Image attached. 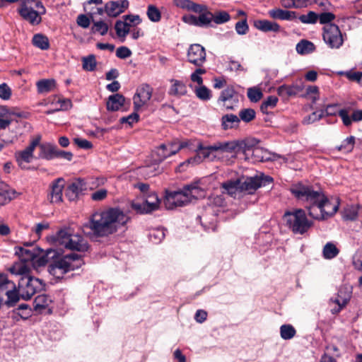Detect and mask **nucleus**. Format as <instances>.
Masks as SVG:
<instances>
[{
	"label": "nucleus",
	"instance_id": "1",
	"mask_svg": "<svg viewBox=\"0 0 362 362\" xmlns=\"http://www.w3.org/2000/svg\"><path fill=\"white\" fill-rule=\"evenodd\" d=\"M259 141L255 139H250L244 141H233L224 142H216L212 145L204 146L199 143L195 151L197 155L189 158L186 162L181 164V166L185 164H198L202 163L204 159H209L213 160L216 157L214 155L216 152L220 153H238L243 152L245 159H250V154L253 149L258 146Z\"/></svg>",
	"mask_w": 362,
	"mask_h": 362
},
{
	"label": "nucleus",
	"instance_id": "2",
	"mask_svg": "<svg viewBox=\"0 0 362 362\" xmlns=\"http://www.w3.org/2000/svg\"><path fill=\"white\" fill-rule=\"evenodd\" d=\"M129 217L119 209L109 208L96 211L83 225V231L95 237H106L124 226Z\"/></svg>",
	"mask_w": 362,
	"mask_h": 362
},
{
	"label": "nucleus",
	"instance_id": "3",
	"mask_svg": "<svg viewBox=\"0 0 362 362\" xmlns=\"http://www.w3.org/2000/svg\"><path fill=\"white\" fill-rule=\"evenodd\" d=\"M291 193L298 199L306 202H320L324 219L333 216L338 210V204L331 202L320 189L312 186L298 184L291 188Z\"/></svg>",
	"mask_w": 362,
	"mask_h": 362
},
{
	"label": "nucleus",
	"instance_id": "4",
	"mask_svg": "<svg viewBox=\"0 0 362 362\" xmlns=\"http://www.w3.org/2000/svg\"><path fill=\"white\" fill-rule=\"evenodd\" d=\"M9 271L16 275L21 276L17 288L18 300L20 297L25 300L30 299L38 291L42 288L41 280L30 275L29 265L22 262H16Z\"/></svg>",
	"mask_w": 362,
	"mask_h": 362
},
{
	"label": "nucleus",
	"instance_id": "5",
	"mask_svg": "<svg viewBox=\"0 0 362 362\" xmlns=\"http://www.w3.org/2000/svg\"><path fill=\"white\" fill-rule=\"evenodd\" d=\"M54 240L57 245L71 250L84 252L88 248L87 241L81 235L74 233L71 228H64L59 230Z\"/></svg>",
	"mask_w": 362,
	"mask_h": 362
},
{
	"label": "nucleus",
	"instance_id": "6",
	"mask_svg": "<svg viewBox=\"0 0 362 362\" xmlns=\"http://www.w3.org/2000/svg\"><path fill=\"white\" fill-rule=\"evenodd\" d=\"M54 240L57 245L71 250L84 252L88 248L87 241L81 235L74 233L71 228H64L59 230Z\"/></svg>",
	"mask_w": 362,
	"mask_h": 362
},
{
	"label": "nucleus",
	"instance_id": "7",
	"mask_svg": "<svg viewBox=\"0 0 362 362\" xmlns=\"http://www.w3.org/2000/svg\"><path fill=\"white\" fill-rule=\"evenodd\" d=\"M286 226L294 233L303 235L312 226L313 222L306 216L305 211L301 209L287 211L283 216Z\"/></svg>",
	"mask_w": 362,
	"mask_h": 362
},
{
	"label": "nucleus",
	"instance_id": "8",
	"mask_svg": "<svg viewBox=\"0 0 362 362\" xmlns=\"http://www.w3.org/2000/svg\"><path fill=\"white\" fill-rule=\"evenodd\" d=\"M18 12L21 16L32 25H38L41 21V16L46 13V9L39 0H24Z\"/></svg>",
	"mask_w": 362,
	"mask_h": 362
},
{
	"label": "nucleus",
	"instance_id": "9",
	"mask_svg": "<svg viewBox=\"0 0 362 362\" xmlns=\"http://www.w3.org/2000/svg\"><path fill=\"white\" fill-rule=\"evenodd\" d=\"M83 264L82 259L77 254L73 253L57 259L49 267V272L57 278H61L63 274L79 268Z\"/></svg>",
	"mask_w": 362,
	"mask_h": 362
},
{
	"label": "nucleus",
	"instance_id": "10",
	"mask_svg": "<svg viewBox=\"0 0 362 362\" xmlns=\"http://www.w3.org/2000/svg\"><path fill=\"white\" fill-rule=\"evenodd\" d=\"M160 201L154 192L148 195H144L142 198H137L131 203V207L136 213L141 214H149L158 209Z\"/></svg>",
	"mask_w": 362,
	"mask_h": 362
},
{
	"label": "nucleus",
	"instance_id": "11",
	"mask_svg": "<svg viewBox=\"0 0 362 362\" xmlns=\"http://www.w3.org/2000/svg\"><path fill=\"white\" fill-rule=\"evenodd\" d=\"M15 250L16 255H18L20 259L19 262L29 265L30 269L33 265V261L35 259L40 266L45 264L47 262L44 257H39L42 251L37 247L32 246L30 248L18 247L15 248Z\"/></svg>",
	"mask_w": 362,
	"mask_h": 362
},
{
	"label": "nucleus",
	"instance_id": "12",
	"mask_svg": "<svg viewBox=\"0 0 362 362\" xmlns=\"http://www.w3.org/2000/svg\"><path fill=\"white\" fill-rule=\"evenodd\" d=\"M6 296L8 305H13L18 301V293L15 283L9 280L6 275L0 274V300Z\"/></svg>",
	"mask_w": 362,
	"mask_h": 362
},
{
	"label": "nucleus",
	"instance_id": "13",
	"mask_svg": "<svg viewBox=\"0 0 362 362\" xmlns=\"http://www.w3.org/2000/svg\"><path fill=\"white\" fill-rule=\"evenodd\" d=\"M322 37L325 42L332 49L339 48L344 42L339 27L333 23L324 26Z\"/></svg>",
	"mask_w": 362,
	"mask_h": 362
},
{
	"label": "nucleus",
	"instance_id": "14",
	"mask_svg": "<svg viewBox=\"0 0 362 362\" xmlns=\"http://www.w3.org/2000/svg\"><path fill=\"white\" fill-rule=\"evenodd\" d=\"M189 203H190L189 197L185 192V187L181 191L166 192L164 204L168 209L184 206Z\"/></svg>",
	"mask_w": 362,
	"mask_h": 362
},
{
	"label": "nucleus",
	"instance_id": "15",
	"mask_svg": "<svg viewBox=\"0 0 362 362\" xmlns=\"http://www.w3.org/2000/svg\"><path fill=\"white\" fill-rule=\"evenodd\" d=\"M40 139V136H37L31 141L30 144L24 150L16 152V160L21 168H23V164L29 163L32 161L34 151L36 146L39 145Z\"/></svg>",
	"mask_w": 362,
	"mask_h": 362
},
{
	"label": "nucleus",
	"instance_id": "16",
	"mask_svg": "<svg viewBox=\"0 0 362 362\" xmlns=\"http://www.w3.org/2000/svg\"><path fill=\"white\" fill-rule=\"evenodd\" d=\"M153 89L148 84H142L136 90L133 98L134 111H138L146 105L152 96Z\"/></svg>",
	"mask_w": 362,
	"mask_h": 362
},
{
	"label": "nucleus",
	"instance_id": "17",
	"mask_svg": "<svg viewBox=\"0 0 362 362\" xmlns=\"http://www.w3.org/2000/svg\"><path fill=\"white\" fill-rule=\"evenodd\" d=\"M188 62L197 66H201L206 61V51L199 44L191 45L187 51Z\"/></svg>",
	"mask_w": 362,
	"mask_h": 362
},
{
	"label": "nucleus",
	"instance_id": "18",
	"mask_svg": "<svg viewBox=\"0 0 362 362\" xmlns=\"http://www.w3.org/2000/svg\"><path fill=\"white\" fill-rule=\"evenodd\" d=\"M87 189L86 182L83 179L78 178L70 183L65 192L66 197L70 201L77 199L79 194Z\"/></svg>",
	"mask_w": 362,
	"mask_h": 362
},
{
	"label": "nucleus",
	"instance_id": "19",
	"mask_svg": "<svg viewBox=\"0 0 362 362\" xmlns=\"http://www.w3.org/2000/svg\"><path fill=\"white\" fill-rule=\"evenodd\" d=\"M179 151L175 140L168 144H161L155 152L158 158L156 161L162 162L168 157L176 154Z\"/></svg>",
	"mask_w": 362,
	"mask_h": 362
},
{
	"label": "nucleus",
	"instance_id": "20",
	"mask_svg": "<svg viewBox=\"0 0 362 362\" xmlns=\"http://www.w3.org/2000/svg\"><path fill=\"white\" fill-rule=\"evenodd\" d=\"M129 6L127 0L111 1L105 6V11L108 16L117 17L123 13Z\"/></svg>",
	"mask_w": 362,
	"mask_h": 362
},
{
	"label": "nucleus",
	"instance_id": "21",
	"mask_svg": "<svg viewBox=\"0 0 362 362\" xmlns=\"http://www.w3.org/2000/svg\"><path fill=\"white\" fill-rule=\"evenodd\" d=\"M65 181L63 178H58L51 184V191L49 194V199L52 203H61L62 202L63 189Z\"/></svg>",
	"mask_w": 362,
	"mask_h": 362
},
{
	"label": "nucleus",
	"instance_id": "22",
	"mask_svg": "<svg viewBox=\"0 0 362 362\" xmlns=\"http://www.w3.org/2000/svg\"><path fill=\"white\" fill-rule=\"evenodd\" d=\"M269 16L275 20L293 21L297 20V12L274 8L268 11Z\"/></svg>",
	"mask_w": 362,
	"mask_h": 362
},
{
	"label": "nucleus",
	"instance_id": "23",
	"mask_svg": "<svg viewBox=\"0 0 362 362\" xmlns=\"http://www.w3.org/2000/svg\"><path fill=\"white\" fill-rule=\"evenodd\" d=\"M339 116L341 117L344 126L349 127L353 122H360L362 120V110H357L354 111L351 116L349 115L346 109H341L338 112Z\"/></svg>",
	"mask_w": 362,
	"mask_h": 362
},
{
	"label": "nucleus",
	"instance_id": "24",
	"mask_svg": "<svg viewBox=\"0 0 362 362\" xmlns=\"http://www.w3.org/2000/svg\"><path fill=\"white\" fill-rule=\"evenodd\" d=\"M39 158L45 160H52L56 158L57 146L52 143H43L40 144Z\"/></svg>",
	"mask_w": 362,
	"mask_h": 362
},
{
	"label": "nucleus",
	"instance_id": "25",
	"mask_svg": "<svg viewBox=\"0 0 362 362\" xmlns=\"http://www.w3.org/2000/svg\"><path fill=\"white\" fill-rule=\"evenodd\" d=\"M223 192L227 193L233 197H235L240 192H243L241 182L239 180H229L222 184Z\"/></svg>",
	"mask_w": 362,
	"mask_h": 362
},
{
	"label": "nucleus",
	"instance_id": "26",
	"mask_svg": "<svg viewBox=\"0 0 362 362\" xmlns=\"http://www.w3.org/2000/svg\"><path fill=\"white\" fill-rule=\"evenodd\" d=\"M170 83L171 85L168 90V94L170 95L181 97L187 94V86L182 81L176 79H171Z\"/></svg>",
	"mask_w": 362,
	"mask_h": 362
},
{
	"label": "nucleus",
	"instance_id": "27",
	"mask_svg": "<svg viewBox=\"0 0 362 362\" xmlns=\"http://www.w3.org/2000/svg\"><path fill=\"white\" fill-rule=\"evenodd\" d=\"M184 187L189 197V202H192L194 199L205 197V192L198 185L197 183L188 185Z\"/></svg>",
	"mask_w": 362,
	"mask_h": 362
},
{
	"label": "nucleus",
	"instance_id": "28",
	"mask_svg": "<svg viewBox=\"0 0 362 362\" xmlns=\"http://www.w3.org/2000/svg\"><path fill=\"white\" fill-rule=\"evenodd\" d=\"M242 190L252 194L261 187V181L258 180V175L248 177L243 182H241Z\"/></svg>",
	"mask_w": 362,
	"mask_h": 362
},
{
	"label": "nucleus",
	"instance_id": "29",
	"mask_svg": "<svg viewBox=\"0 0 362 362\" xmlns=\"http://www.w3.org/2000/svg\"><path fill=\"white\" fill-rule=\"evenodd\" d=\"M240 119L233 114H226L221 117V127L224 130H228L238 127Z\"/></svg>",
	"mask_w": 362,
	"mask_h": 362
},
{
	"label": "nucleus",
	"instance_id": "30",
	"mask_svg": "<svg viewBox=\"0 0 362 362\" xmlns=\"http://www.w3.org/2000/svg\"><path fill=\"white\" fill-rule=\"evenodd\" d=\"M255 27L262 32H279L281 26L276 22H272L267 20H259L255 22Z\"/></svg>",
	"mask_w": 362,
	"mask_h": 362
},
{
	"label": "nucleus",
	"instance_id": "31",
	"mask_svg": "<svg viewBox=\"0 0 362 362\" xmlns=\"http://www.w3.org/2000/svg\"><path fill=\"white\" fill-rule=\"evenodd\" d=\"M125 102V98L119 93L110 95L107 102V109L110 111H117L122 107Z\"/></svg>",
	"mask_w": 362,
	"mask_h": 362
},
{
	"label": "nucleus",
	"instance_id": "32",
	"mask_svg": "<svg viewBox=\"0 0 362 362\" xmlns=\"http://www.w3.org/2000/svg\"><path fill=\"white\" fill-rule=\"evenodd\" d=\"M315 49V45L307 40H301L297 43L296 50L300 55H305L313 52Z\"/></svg>",
	"mask_w": 362,
	"mask_h": 362
},
{
	"label": "nucleus",
	"instance_id": "33",
	"mask_svg": "<svg viewBox=\"0 0 362 362\" xmlns=\"http://www.w3.org/2000/svg\"><path fill=\"white\" fill-rule=\"evenodd\" d=\"M36 86L39 93H47L56 88V81L52 78L40 80L36 83Z\"/></svg>",
	"mask_w": 362,
	"mask_h": 362
},
{
	"label": "nucleus",
	"instance_id": "34",
	"mask_svg": "<svg viewBox=\"0 0 362 362\" xmlns=\"http://www.w3.org/2000/svg\"><path fill=\"white\" fill-rule=\"evenodd\" d=\"M302 88L300 86L293 85V86H286L282 85L279 86L277 89V93L280 96L282 97H289L297 95L302 90Z\"/></svg>",
	"mask_w": 362,
	"mask_h": 362
},
{
	"label": "nucleus",
	"instance_id": "35",
	"mask_svg": "<svg viewBox=\"0 0 362 362\" xmlns=\"http://www.w3.org/2000/svg\"><path fill=\"white\" fill-rule=\"evenodd\" d=\"M156 158H158V156H156V155L154 153L153 155V163L143 167L141 168V172L143 174L148 177H153L161 172V170L158 166V163L160 162L156 161L155 159Z\"/></svg>",
	"mask_w": 362,
	"mask_h": 362
},
{
	"label": "nucleus",
	"instance_id": "36",
	"mask_svg": "<svg viewBox=\"0 0 362 362\" xmlns=\"http://www.w3.org/2000/svg\"><path fill=\"white\" fill-rule=\"evenodd\" d=\"M269 158L268 156V152L263 148L257 146V148H255V149H253V151L250 154L249 160H251V161L253 163H256L264 162L265 160H267Z\"/></svg>",
	"mask_w": 362,
	"mask_h": 362
},
{
	"label": "nucleus",
	"instance_id": "37",
	"mask_svg": "<svg viewBox=\"0 0 362 362\" xmlns=\"http://www.w3.org/2000/svg\"><path fill=\"white\" fill-rule=\"evenodd\" d=\"M51 303L50 298L45 294L39 295L35 297L33 302L34 310L41 311V310L47 308Z\"/></svg>",
	"mask_w": 362,
	"mask_h": 362
},
{
	"label": "nucleus",
	"instance_id": "38",
	"mask_svg": "<svg viewBox=\"0 0 362 362\" xmlns=\"http://www.w3.org/2000/svg\"><path fill=\"white\" fill-rule=\"evenodd\" d=\"M310 206L308 207L309 215L315 219L322 220L324 219L323 214L320 206V202H308Z\"/></svg>",
	"mask_w": 362,
	"mask_h": 362
},
{
	"label": "nucleus",
	"instance_id": "39",
	"mask_svg": "<svg viewBox=\"0 0 362 362\" xmlns=\"http://www.w3.org/2000/svg\"><path fill=\"white\" fill-rule=\"evenodd\" d=\"M296 330L293 325H283L280 327V336L284 340H289L294 337Z\"/></svg>",
	"mask_w": 362,
	"mask_h": 362
},
{
	"label": "nucleus",
	"instance_id": "40",
	"mask_svg": "<svg viewBox=\"0 0 362 362\" xmlns=\"http://www.w3.org/2000/svg\"><path fill=\"white\" fill-rule=\"evenodd\" d=\"M82 67L86 71H93L97 66V62L94 54H90L82 57Z\"/></svg>",
	"mask_w": 362,
	"mask_h": 362
},
{
	"label": "nucleus",
	"instance_id": "41",
	"mask_svg": "<svg viewBox=\"0 0 362 362\" xmlns=\"http://www.w3.org/2000/svg\"><path fill=\"white\" fill-rule=\"evenodd\" d=\"M297 19L303 24H315L318 21V14L310 11L305 14L297 15Z\"/></svg>",
	"mask_w": 362,
	"mask_h": 362
},
{
	"label": "nucleus",
	"instance_id": "42",
	"mask_svg": "<svg viewBox=\"0 0 362 362\" xmlns=\"http://www.w3.org/2000/svg\"><path fill=\"white\" fill-rule=\"evenodd\" d=\"M349 299V296L347 295L345 297H341L339 294L334 298H332L330 299L331 303H334L337 305V308H334L331 309V311L333 314L339 313L341 308L346 305L348 300Z\"/></svg>",
	"mask_w": 362,
	"mask_h": 362
},
{
	"label": "nucleus",
	"instance_id": "43",
	"mask_svg": "<svg viewBox=\"0 0 362 362\" xmlns=\"http://www.w3.org/2000/svg\"><path fill=\"white\" fill-rule=\"evenodd\" d=\"M33 44L42 50H46L49 47L48 38L41 34H36L33 36Z\"/></svg>",
	"mask_w": 362,
	"mask_h": 362
},
{
	"label": "nucleus",
	"instance_id": "44",
	"mask_svg": "<svg viewBox=\"0 0 362 362\" xmlns=\"http://www.w3.org/2000/svg\"><path fill=\"white\" fill-rule=\"evenodd\" d=\"M146 15L148 19L153 23H158L161 19V13L160 10L153 4L148 6Z\"/></svg>",
	"mask_w": 362,
	"mask_h": 362
},
{
	"label": "nucleus",
	"instance_id": "45",
	"mask_svg": "<svg viewBox=\"0 0 362 362\" xmlns=\"http://www.w3.org/2000/svg\"><path fill=\"white\" fill-rule=\"evenodd\" d=\"M116 33L119 37L124 38L126 35L130 32L129 24L123 21H117L115 25Z\"/></svg>",
	"mask_w": 362,
	"mask_h": 362
},
{
	"label": "nucleus",
	"instance_id": "46",
	"mask_svg": "<svg viewBox=\"0 0 362 362\" xmlns=\"http://www.w3.org/2000/svg\"><path fill=\"white\" fill-rule=\"evenodd\" d=\"M339 250L332 243H327L323 248V256L325 259H330L335 257L339 254Z\"/></svg>",
	"mask_w": 362,
	"mask_h": 362
},
{
	"label": "nucleus",
	"instance_id": "47",
	"mask_svg": "<svg viewBox=\"0 0 362 362\" xmlns=\"http://www.w3.org/2000/svg\"><path fill=\"white\" fill-rule=\"evenodd\" d=\"M194 93L196 96L202 100H209L211 98V90L204 85L195 87Z\"/></svg>",
	"mask_w": 362,
	"mask_h": 362
},
{
	"label": "nucleus",
	"instance_id": "48",
	"mask_svg": "<svg viewBox=\"0 0 362 362\" xmlns=\"http://www.w3.org/2000/svg\"><path fill=\"white\" fill-rule=\"evenodd\" d=\"M234 99H237L235 90L231 88H227L221 92L218 102H233L234 103Z\"/></svg>",
	"mask_w": 362,
	"mask_h": 362
},
{
	"label": "nucleus",
	"instance_id": "49",
	"mask_svg": "<svg viewBox=\"0 0 362 362\" xmlns=\"http://www.w3.org/2000/svg\"><path fill=\"white\" fill-rule=\"evenodd\" d=\"M256 112L252 108L243 109L239 112V119L240 121L248 123L255 118Z\"/></svg>",
	"mask_w": 362,
	"mask_h": 362
},
{
	"label": "nucleus",
	"instance_id": "50",
	"mask_svg": "<svg viewBox=\"0 0 362 362\" xmlns=\"http://www.w3.org/2000/svg\"><path fill=\"white\" fill-rule=\"evenodd\" d=\"M354 144L355 137L350 136L342 141L341 144L337 147V149L344 153H349L353 150Z\"/></svg>",
	"mask_w": 362,
	"mask_h": 362
},
{
	"label": "nucleus",
	"instance_id": "51",
	"mask_svg": "<svg viewBox=\"0 0 362 362\" xmlns=\"http://www.w3.org/2000/svg\"><path fill=\"white\" fill-rule=\"evenodd\" d=\"M92 32L93 33H98L101 35H105L107 34L109 26L108 25L103 21L93 22L92 26Z\"/></svg>",
	"mask_w": 362,
	"mask_h": 362
},
{
	"label": "nucleus",
	"instance_id": "52",
	"mask_svg": "<svg viewBox=\"0 0 362 362\" xmlns=\"http://www.w3.org/2000/svg\"><path fill=\"white\" fill-rule=\"evenodd\" d=\"M278 102V98L276 96L270 95L269 96L261 105L260 110L261 111L267 114L268 112V108H273L276 105Z\"/></svg>",
	"mask_w": 362,
	"mask_h": 362
},
{
	"label": "nucleus",
	"instance_id": "53",
	"mask_svg": "<svg viewBox=\"0 0 362 362\" xmlns=\"http://www.w3.org/2000/svg\"><path fill=\"white\" fill-rule=\"evenodd\" d=\"M230 16L229 13L225 11H218L213 14L212 21L216 24H223L229 21Z\"/></svg>",
	"mask_w": 362,
	"mask_h": 362
},
{
	"label": "nucleus",
	"instance_id": "54",
	"mask_svg": "<svg viewBox=\"0 0 362 362\" xmlns=\"http://www.w3.org/2000/svg\"><path fill=\"white\" fill-rule=\"evenodd\" d=\"M212 17L213 14L210 12L201 13L199 16L197 17V26L204 27L209 25L212 21Z\"/></svg>",
	"mask_w": 362,
	"mask_h": 362
},
{
	"label": "nucleus",
	"instance_id": "55",
	"mask_svg": "<svg viewBox=\"0 0 362 362\" xmlns=\"http://www.w3.org/2000/svg\"><path fill=\"white\" fill-rule=\"evenodd\" d=\"M149 237L153 243H158L165 238L164 230L161 228L154 229L149 233Z\"/></svg>",
	"mask_w": 362,
	"mask_h": 362
},
{
	"label": "nucleus",
	"instance_id": "56",
	"mask_svg": "<svg viewBox=\"0 0 362 362\" xmlns=\"http://www.w3.org/2000/svg\"><path fill=\"white\" fill-rule=\"evenodd\" d=\"M325 116V112L324 110H321L320 112H313L308 116L305 117L303 119V123L304 124H311L315 122H317L320 120L321 118H322Z\"/></svg>",
	"mask_w": 362,
	"mask_h": 362
},
{
	"label": "nucleus",
	"instance_id": "57",
	"mask_svg": "<svg viewBox=\"0 0 362 362\" xmlns=\"http://www.w3.org/2000/svg\"><path fill=\"white\" fill-rule=\"evenodd\" d=\"M206 73V69L198 68L190 76V79L192 82L197 83L199 86H202L203 79L201 75Z\"/></svg>",
	"mask_w": 362,
	"mask_h": 362
},
{
	"label": "nucleus",
	"instance_id": "58",
	"mask_svg": "<svg viewBox=\"0 0 362 362\" xmlns=\"http://www.w3.org/2000/svg\"><path fill=\"white\" fill-rule=\"evenodd\" d=\"M122 18L129 24V28L136 26L141 23V18L139 15H125Z\"/></svg>",
	"mask_w": 362,
	"mask_h": 362
},
{
	"label": "nucleus",
	"instance_id": "59",
	"mask_svg": "<svg viewBox=\"0 0 362 362\" xmlns=\"http://www.w3.org/2000/svg\"><path fill=\"white\" fill-rule=\"evenodd\" d=\"M262 93L258 88H250L247 90V97L252 102L256 103L259 101L262 98Z\"/></svg>",
	"mask_w": 362,
	"mask_h": 362
},
{
	"label": "nucleus",
	"instance_id": "60",
	"mask_svg": "<svg viewBox=\"0 0 362 362\" xmlns=\"http://www.w3.org/2000/svg\"><path fill=\"white\" fill-rule=\"evenodd\" d=\"M15 191H0V206L9 202L15 197Z\"/></svg>",
	"mask_w": 362,
	"mask_h": 362
},
{
	"label": "nucleus",
	"instance_id": "61",
	"mask_svg": "<svg viewBox=\"0 0 362 362\" xmlns=\"http://www.w3.org/2000/svg\"><path fill=\"white\" fill-rule=\"evenodd\" d=\"M335 18L334 14L330 12H324L318 14V21L321 24L328 25Z\"/></svg>",
	"mask_w": 362,
	"mask_h": 362
},
{
	"label": "nucleus",
	"instance_id": "62",
	"mask_svg": "<svg viewBox=\"0 0 362 362\" xmlns=\"http://www.w3.org/2000/svg\"><path fill=\"white\" fill-rule=\"evenodd\" d=\"M12 91L7 83L0 84V98L4 100H8L11 98Z\"/></svg>",
	"mask_w": 362,
	"mask_h": 362
},
{
	"label": "nucleus",
	"instance_id": "63",
	"mask_svg": "<svg viewBox=\"0 0 362 362\" xmlns=\"http://www.w3.org/2000/svg\"><path fill=\"white\" fill-rule=\"evenodd\" d=\"M358 216L356 207L351 206L346 208L344 211V218L346 220H354Z\"/></svg>",
	"mask_w": 362,
	"mask_h": 362
},
{
	"label": "nucleus",
	"instance_id": "64",
	"mask_svg": "<svg viewBox=\"0 0 362 362\" xmlns=\"http://www.w3.org/2000/svg\"><path fill=\"white\" fill-rule=\"evenodd\" d=\"M353 264L356 269L362 271V250H358L354 254Z\"/></svg>",
	"mask_w": 362,
	"mask_h": 362
}]
</instances>
